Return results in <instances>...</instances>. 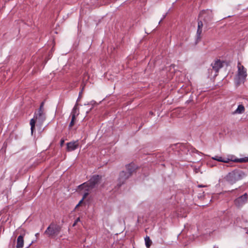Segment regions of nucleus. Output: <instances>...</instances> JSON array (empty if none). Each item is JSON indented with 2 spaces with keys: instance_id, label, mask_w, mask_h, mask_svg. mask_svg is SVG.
Returning <instances> with one entry per match:
<instances>
[{
  "instance_id": "412c9836",
  "label": "nucleus",
  "mask_w": 248,
  "mask_h": 248,
  "mask_svg": "<svg viewBox=\"0 0 248 248\" xmlns=\"http://www.w3.org/2000/svg\"><path fill=\"white\" fill-rule=\"evenodd\" d=\"M88 186H89L88 185H87V186H85V188L84 189V192H87L89 193L90 191L93 189V188H91L88 187Z\"/></svg>"
},
{
  "instance_id": "6e6552de",
  "label": "nucleus",
  "mask_w": 248,
  "mask_h": 248,
  "mask_svg": "<svg viewBox=\"0 0 248 248\" xmlns=\"http://www.w3.org/2000/svg\"><path fill=\"white\" fill-rule=\"evenodd\" d=\"M225 62L223 61L220 59H216L213 62L211 63L212 69L215 71L216 73H218L219 70L223 67V63Z\"/></svg>"
},
{
  "instance_id": "0eeeda50",
  "label": "nucleus",
  "mask_w": 248,
  "mask_h": 248,
  "mask_svg": "<svg viewBox=\"0 0 248 248\" xmlns=\"http://www.w3.org/2000/svg\"><path fill=\"white\" fill-rule=\"evenodd\" d=\"M101 179V175L98 174L93 175L91 178L86 182L87 184L89 185L88 186L91 188H94L95 186L100 182Z\"/></svg>"
},
{
  "instance_id": "7c9ffc66",
  "label": "nucleus",
  "mask_w": 248,
  "mask_h": 248,
  "mask_svg": "<svg viewBox=\"0 0 248 248\" xmlns=\"http://www.w3.org/2000/svg\"><path fill=\"white\" fill-rule=\"evenodd\" d=\"M150 113L151 114H152V115H153V113L152 111H150Z\"/></svg>"
},
{
  "instance_id": "9d476101",
  "label": "nucleus",
  "mask_w": 248,
  "mask_h": 248,
  "mask_svg": "<svg viewBox=\"0 0 248 248\" xmlns=\"http://www.w3.org/2000/svg\"><path fill=\"white\" fill-rule=\"evenodd\" d=\"M248 199V194L247 193H245L243 195L239 197L237 199H236L234 201V204L237 207L241 206L243 204H244L247 201Z\"/></svg>"
},
{
  "instance_id": "20e7f679",
  "label": "nucleus",
  "mask_w": 248,
  "mask_h": 248,
  "mask_svg": "<svg viewBox=\"0 0 248 248\" xmlns=\"http://www.w3.org/2000/svg\"><path fill=\"white\" fill-rule=\"evenodd\" d=\"M247 173L243 170L235 169L229 172L225 177L224 180L229 184L233 185L237 182L243 179L247 176Z\"/></svg>"
},
{
  "instance_id": "f3484780",
  "label": "nucleus",
  "mask_w": 248,
  "mask_h": 248,
  "mask_svg": "<svg viewBox=\"0 0 248 248\" xmlns=\"http://www.w3.org/2000/svg\"><path fill=\"white\" fill-rule=\"evenodd\" d=\"M76 118V117L75 114L72 115L71 122L68 125V129L69 130H70L72 128V127L73 126V125L75 124Z\"/></svg>"
},
{
  "instance_id": "ddd939ff",
  "label": "nucleus",
  "mask_w": 248,
  "mask_h": 248,
  "mask_svg": "<svg viewBox=\"0 0 248 248\" xmlns=\"http://www.w3.org/2000/svg\"><path fill=\"white\" fill-rule=\"evenodd\" d=\"M38 120V116L36 114V113L35 112L34 113L33 118L31 119L30 121V125H31V134L32 135L33 131H34L35 129V123L36 120Z\"/></svg>"
},
{
  "instance_id": "f8f14e48",
  "label": "nucleus",
  "mask_w": 248,
  "mask_h": 248,
  "mask_svg": "<svg viewBox=\"0 0 248 248\" xmlns=\"http://www.w3.org/2000/svg\"><path fill=\"white\" fill-rule=\"evenodd\" d=\"M238 73L237 76L243 77V79H246L247 77V70L244 68V66L241 64V62H238Z\"/></svg>"
},
{
  "instance_id": "a211bd4d",
  "label": "nucleus",
  "mask_w": 248,
  "mask_h": 248,
  "mask_svg": "<svg viewBox=\"0 0 248 248\" xmlns=\"http://www.w3.org/2000/svg\"><path fill=\"white\" fill-rule=\"evenodd\" d=\"M145 245L147 248H149L152 243L149 236H146L145 238Z\"/></svg>"
},
{
  "instance_id": "b1692460",
  "label": "nucleus",
  "mask_w": 248,
  "mask_h": 248,
  "mask_svg": "<svg viewBox=\"0 0 248 248\" xmlns=\"http://www.w3.org/2000/svg\"><path fill=\"white\" fill-rule=\"evenodd\" d=\"M83 89V88H82V90L79 93V95H78V98L77 100V101H78L79 100V99L81 98L82 97V90Z\"/></svg>"
},
{
  "instance_id": "2f4dec72",
  "label": "nucleus",
  "mask_w": 248,
  "mask_h": 248,
  "mask_svg": "<svg viewBox=\"0 0 248 248\" xmlns=\"http://www.w3.org/2000/svg\"><path fill=\"white\" fill-rule=\"evenodd\" d=\"M189 101H190L189 100H187V101L186 102V103H188L189 102Z\"/></svg>"
},
{
  "instance_id": "dca6fc26",
  "label": "nucleus",
  "mask_w": 248,
  "mask_h": 248,
  "mask_svg": "<svg viewBox=\"0 0 248 248\" xmlns=\"http://www.w3.org/2000/svg\"><path fill=\"white\" fill-rule=\"evenodd\" d=\"M245 110V107L243 105H239L235 111V113L241 114L244 112Z\"/></svg>"
},
{
  "instance_id": "6ab92c4d",
  "label": "nucleus",
  "mask_w": 248,
  "mask_h": 248,
  "mask_svg": "<svg viewBox=\"0 0 248 248\" xmlns=\"http://www.w3.org/2000/svg\"><path fill=\"white\" fill-rule=\"evenodd\" d=\"M87 183L86 182H85V183H83V184L80 185L79 186H78V189L79 190V193H81V191L82 190H84V188H85V186H87Z\"/></svg>"
},
{
  "instance_id": "4468645a",
  "label": "nucleus",
  "mask_w": 248,
  "mask_h": 248,
  "mask_svg": "<svg viewBox=\"0 0 248 248\" xmlns=\"http://www.w3.org/2000/svg\"><path fill=\"white\" fill-rule=\"evenodd\" d=\"M24 245V237L22 235L18 236L17 239L16 248H22Z\"/></svg>"
},
{
  "instance_id": "c756f323",
  "label": "nucleus",
  "mask_w": 248,
  "mask_h": 248,
  "mask_svg": "<svg viewBox=\"0 0 248 248\" xmlns=\"http://www.w3.org/2000/svg\"><path fill=\"white\" fill-rule=\"evenodd\" d=\"M39 233H37L35 234V236L37 237L38 235H39Z\"/></svg>"
},
{
  "instance_id": "1a4fd4ad",
  "label": "nucleus",
  "mask_w": 248,
  "mask_h": 248,
  "mask_svg": "<svg viewBox=\"0 0 248 248\" xmlns=\"http://www.w3.org/2000/svg\"><path fill=\"white\" fill-rule=\"evenodd\" d=\"M66 151L68 152H70L77 149L79 147V143L78 140L76 141H72L66 143Z\"/></svg>"
},
{
  "instance_id": "7ed1b4c3",
  "label": "nucleus",
  "mask_w": 248,
  "mask_h": 248,
  "mask_svg": "<svg viewBox=\"0 0 248 248\" xmlns=\"http://www.w3.org/2000/svg\"><path fill=\"white\" fill-rule=\"evenodd\" d=\"M172 150L176 155L182 156L183 155H187L188 153L192 154L198 153V151L195 148L192 147L188 144L177 143L171 145L169 147V151Z\"/></svg>"
},
{
  "instance_id": "423d86ee",
  "label": "nucleus",
  "mask_w": 248,
  "mask_h": 248,
  "mask_svg": "<svg viewBox=\"0 0 248 248\" xmlns=\"http://www.w3.org/2000/svg\"><path fill=\"white\" fill-rule=\"evenodd\" d=\"M61 230V227L60 226L52 222L45 231L44 233L47 234L49 237L53 236L58 235Z\"/></svg>"
},
{
  "instance_id": "bb28decb",
  "label": "nucleus",
  "mask_w": 248,
  "mask_h": 248,
  "mask_svg": "<svg viewBox=\"0 0 248 248\" xmlns=\"http://www.w3.org/2000/svg\"><path fill=\"white\" fill-rule=\"evenodd\" d=\"M166 15H164V16H163L162 18V19L159 21V23H158V24H160V23L162 21V20H163V19L166 17Z\"/></svg>"
},
{
  "instance_id": "f03ea898",
  "label": "nucleus",
  "mask_w": 248,
  "mask_h": 248,
  "mask_svg": "<svg viewBox=\"0 0 248 248\" xmlns=\"http://www.w3.org/2000/svg\"><path fill=\"white\" fill-rule=\"evenodd\" d=\"M126 171L122 170L119 172L116 187L119 188L124 185L126 180L132 176L133 173L136 172L138 169V166L133 162L127 164L125 166Z\"/></svg>"
},
{
  "instance_id": "c85d7f7f",
  "label": "nucleus",
  "mask_w": 248,
  "mask_h": 248,
  "mask_svg": "<svg viewBox=\"0 0 248 248\" xmlns=\"http://www.w3.org/2000/svg\"><path fill=\"white\" fill-rule=\"evenodd\" d=\"M232 163H230V164L228 166H227V167H232Z\"/></svg>"
},
{
  "instance_id": "4be33fe9",
  "label": "nucleus",
  "mask_w": 248,
  "mask_h": 248,
  "mask_svg": "<svg viewBox=\"0 0 248 248\" xmlns=\"http://www.w3.org/2000/svg\"><path fill=\"white\" fill-rule=\"evenodd\" d=\"M89 192H85L83 195V197L82 198V200H83L84 201V199H86V197L89 195Z\"/></svg>"
},
{
  "instance_id": "39448f33",
  "label": "nucleus",
  "mask_w": 248,
  "mask_h": 248,
  "mask_svg": "<svg viewBox=\"0 0 248 248\" xmlns=\"http://www.w3.org/2000/svg\"><path fill=\"white\" fill-rule=\"evenodd\" d=\"M212 159L217 160L219 162L230 163L231 162L232 163L233 162L236 163H243V162H248V156L245 157L241 158H236L235 156L233 155H232L230 158H222L221 156H215V157H212Z\"/></svg>"
},
{
  "instance_id": "393cba45",
  "label": "nucleus",
  "mask_w": 248,
  "mask_h": 248,
  "mask_svg": "<svg viewBox=\"0 0 248 248\" xmlns=\"http://www.w3.org/2000/svg\"><path fill=\"white\" fill-rule=\"evenodd\" d=\"M83 201H83V200H82V199H81V200L78 203V204L76 206V207H75V209H76V208H77L78 207H79V206H80V205L83 203Z\"/></svg>"
},
{
  "instance_id": "cd10ccee",
  "label": "nucleus",
  "mask_w": 248,
  "mask_h": 248,
  "mask_svg": "<svg viewBox=\"0 0 248 248\" xmlns=\"http://www.w3.org/2000/svg\"><path fill=\"white\" fill-rule=\"evenodd\" d=\"M198 187H206V186H204V185H199L198 186Z\"/></svg>"
},
{
  "instance_id": "f257e3e1",
  "label": "nucleus",
  "mask_w": 248,
  "mask_h": 248,
  "mask_svg": "<svg viewBox=\"0 0 248 248\" xmlns=\"http://www.w3.org/2000/svg\"><path fill=\"white\" fill-rule=\"evenodd\" d=\"M213 17L212 11L209 9L203 10L201 11L198 17V28L196 33L197 43L201 39V34L202 33V28L203 27L202 20L204 24L207 25L210 22Z\"/></svg>"
},
{
  "instance_id": "5701e85b",
  "label": "nucleus",
  "mask_w": 248,
  "mask_h": 248,
  "mask_svg": "<svg viewBox=\"0 0 248 248\" xmlns=\"http://www.w3.org/2000/svg\"><path fill=\"white\" fill-rule=\"evenodd\" d=\"M64 143V139L63 138L61 139L60 142V145L61 147H62Z\"/></svg>"
},
{
  "instance_id": "9b49d317",
  "label": "nucleus",
  "mask_w": 248,
  "mask_h": 248,
  "mask_svg": "<svg viewBox=\"0 0 248 248\" xmlns=\"http://www.w3.org/2000/svg\"><path fill=\"white\" fill-rule=\"evenodd\" d=\"M44 102H41L38 111V113H36L38 116V121L40 123H43L46 119L45 115L44 113Z\"/></svg>"
},
{
  "instance_id": "aec40b11",
  "label": "nucleus",
  "mask_w": 248,
  "mask_h": 248,
  "mask_svg": "<svg viewBox=\"0 0 248 248\" xmlns=\"http://www.w3.org/2000/svg\"><path fill=\"white\" fill-rule=\"evenodd\" d=\"M77 104H76V105L74 106V107L73 108L72 110V112H71V116H72V115L73 114H75V116L76 117L77 115H78V113H77V109H78V108H77Z\"/></svg>"
},
{
  "instance_id": "a878e982",
  "label": "nucleus",
  "mask_w": 248,
  "mask_h": 248,
  "mask_svg": "<svg viewBox=\"0 0 248 248\" xmlns=\"http://www.w3.org/2000/svg\"><path fill=\"white\" fill-rule=\"evenodd\" d=\"M80 221V218H79V217L77 218L75 220V221H74V223H73V226H75L77 224V223L78 221Z\"/></svg>"
},
{
  "instance_id": "2eb2a0df",
  "label": "nucleus",
  "mask_w": 248,
  "mask_h": 248,
  "mask_svg": "<svg viewBox=\"0 0 248 248\" xmlns=\"http://www.w3.org/2000/svg\"><path fill=\"white\" fill-rule=\"evenodd\" d=\"M243 78L237 75L236 78H235V84L237 87L239 86L242 82H244L246 79H243Z\"/></svg>"
}]
</instances>
